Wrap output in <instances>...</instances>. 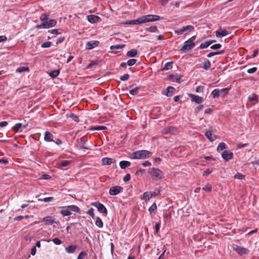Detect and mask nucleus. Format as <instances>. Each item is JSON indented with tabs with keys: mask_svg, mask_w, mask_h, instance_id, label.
<instances>
[{
	"mask_svg": "<svg viewBox=\"0 0 259 259\" xmlns=\"http://www.w3.org/2000/svg\"><path fill=\"white\" fill-rule=\"evenodd\" d=\"M80 209L76 205H71L67 206V209L62 210L60 213L64 217L69 216L72 214V211L80 213Z\"/></svg>",
	"mask_w": 259,
	"mask_h": 259,
	"instance_id": "obj_1",
	"label": "nucleus"
},
{
	"mask_svg": "<svg viewBox=\"0 0 259 259\" xmlns=\"http://www.w3.org/2000/svg\"><path fill=\"white\" fill-rule=\"evenodd\" d=\"M151 152L147 150H140L133 153V158L136 159H145L150 157Z\"/></svg>",
	"mask_w": 259,
	"mask_h": 259,
	"instance_id": "obj_2",
	"label": "nucleus"
},
{
	"mask_svg": "<svg viewBox=\"0 0 259 259\" xmlns=\"http://www.w3.org/2000/svg\"><path fill=\"white\" fill-rule=\"evenodd\" d=\"M194 27L192 25H187L182 28L175 29L174 32L178 35H182L183 34H187L188 33L191 32L193 30Z\"/></svg>",
	"mask_w": 259,
	"mask_h": 259,
	"instance_id": "obj_3",
	"label": "nucleus"
},
{
	"mask_svg": "<svg viewBox=\"0 0 259 259\" xmlns=\"http://www.w3.org/2000/svg\"><path fill=\"white\" fill-rule=\"evenodd\" d=\"M148 174L156 179H160L163 177V172L159 168H151L149 169Z\"/></svg>",
	"mask_w": 259,
	"mask_h": 259,
	"instance_id": "obj_4",
	"label": "nucleus"
},
{
	"mask_svg": "<svg viewBox=\"0 0 259 259\" xmlns=\"http://www.w3.org/2000/svg\"><path fill=\"white\" fill-rule=\"evenodd\" d=\"M195 45L193 40L189 39L184 42V45L181 49V51L185 52L190 51L195 47Z\"/></svg>",
	"mask_w": 259,
	"mask_h": 259,
	"instance_id": "obj_5",
	"label": "nucleus"
},
{
	"mask_svg": "<svg viewBox=\"0 0 259 259\" xmlns=\"http://www.w3.org/2000/svg\"><path fill=\"white\" fill-rule=\"evenodd\" d=\"M233 249L239 255L246 254L248 253V250L243 247L234 244L232 246Z\"/></svg>",
	"mask_w": 259,
	"mask_h": 259,
	"instance_id": "obj_6",
	"label": "nucleus"
},
{
	"mask_svg": "<svg viewBox=\"0 0 259 259\" xmlns=\"http://www.w3.org/2000/svg\"><path fill=\"white\" fill-rule=\"evenodd\" d=\"M92 205L96 207L100 212L106 215L107 214V209L103 204L100 203L99 202H94L92 203Z\"/></svg>",
	"mask_w": 259,
	"mask_h": 259,
	"instance_id": "obj_7",
	"label": "nucleus"
},
{
	"mask_svg": "<svg viewBox=\"0 0 259 259\" xmlns=\"http://www.w3.org/2000/svg\"><path fill=\"white\" fill-rule=\"evenodd\" d=\"M145 23L158 21L160 19L159 16L155 15H148L144 16Z\"/></svg>",
	"mask_w": 259,
	"mask_h": 259,
	"instance_id": "obj_8",
	"label": "nucleus"
},
{
	"mask_svg": "<svg viewBox=\"0 0 259 259\" xmlns=\"http://www.w3.org/2000/svg\"><path fill=\"white\" fill-rule=\"evenodd\" d=\"M222 158L226 161H229L233 158V153L232 152L225 150L221 154Z\"/></svg>",
	"mask_w": 259,
	"mask_h": 259,
	"instance_id": "obj_9",
	"label": "nucleus"
},
{
	"mask_svg": "<svg viewBox=\"0 0 259 259\" xmlns=\"http://www.w3.org/2000/svg\"><path fill=\"white\" fill-rule=\"evenodd\" d=\"M43 221L45 222L46 225H50L53 224H59V222L58 221H55V220L52 217L50 216H48L45 217L43 219Z\"/></svg>",
	"mask_w": 259,
	"mask_h": 259,
	"instance_id": "obj_10",
	"label": "nucleus"
},
{
	"mask_svg": "<svg viewBox=\"0 0 259 259\" xmlns=\"http://www.w3.org/2000/svg\"><path fill=\"white\" fill-rule=\"evenodd\" d=\"M205 136L210 142H213L217 139V136L213 133V131H206Z\"/></svg>",
	"mask_w": 259,
	"mask_h": 259,
	"instance_id": "obj_11",
	"label": "nucleus"
},
{
	"mask_svg": "<svg viewBox=\"0 0 259 259\" xmlns=\"http://www.w3.org/2000/svg\"><path fill=\"white\" fill-rule=\"evenodd\" d=\"M122 188L120 186H116L112 187L109 190V193L111 195H116L121 191Z\"/></svg>",
	"mask_w": 259,
	"mask_h": 259,
	"instance_id": "obj_12",
	"label": "nucleus"
},
{
	"mask_svg": "<svg viewBox=\"0 0 259 259\" xmlns=\"http://www.w3.org/2000/svg\"><path fill=\"white\" fill-rule=\"evenodd\" d=\"M189 96L191 98L192 102L197 104H201L203 102V99L197 95L194 94H189Z\"/></svg>",
	"mask_w": 259,
	"mask_h": 259,
	"instance_id": "obj_13",
	"label": "nucleus"
},
{
	"mask_svg": "<svg viewBox=\"0 0 259 259\" xmlns=\"http://www.w3.org/2000/svg\"><path fill=\"white\" fill-rule=\"evenodd\" d=\"M99 42L96 40H92L87 42L85 45V49L87 50H92L95 47H97Z\"/></svg>",
	"mask_w": 259,
	"mask_h": 259,
	"instance_id": "obj_14",
	"label": "nucleus"
},
{
	"mask_svg": "<svg viewBox=\"0 0 259 259\" xmlns=\"http://www.w3.org/2000/svg\"><path fill=\"white\" fill-rule=\"evenodd\" d=\"M217 37H223L229 34V32L226 29H220L215 32Z\"/></svg>",
	"mask_w": 259,
	"mask_h": 259,
	"instance_id": "obj_15",
	"label": "nucleus"
},
{
	"mask_svg": "<svg viewBox=\"0 0 259 259\" xmlns=\"http://www.w3.org/2000/svg\"><path fill=\"white\" fill-rule=\"evenodd\" d=\"M88 20L89 22L91 23H95L97 22L101 21V18L98 16L94 15H90L88 16Z\"/></svg>",
	"mask_w": 259,
	"mask_h": 259,
	"instance_id": "obj_16",
	"label": "nucleus"
},
{
	"mask_svg": "<svg viewBox=\"0 0 259 259\" xmlns=\"http://www.w3.org/2000/svg\"><path fill=\"white\" fill-rule=\"evenodd\" d=\"M175 90L174 87L169 86L164 90L163 94L167 97H169L174 94Z\"/></svg>",
	"mask_w": 259,
	"mask_h": 259,
	"instance_id": "obj_17",
	"label": "nucleus"
},
{
	"mask_svg": "<svg viewBox=\"0 0 259 259\" xmlns=\"http://www.w3.org/2000/svg\"><path fill=\"white\" fill-rule=\"evenodd\" d=\"M182 76L179 75H169L168 79L172 81L180 83L182 80Z\"/></svg>",
	"mask_w": 259,
	"mask_h": 259,
	"instance_id": "obj_18",
	"label": "nucleus"
},
{
	"mask_svg": "<svg viewBox=\"0 0 259 259\" xmlns=\"http://www.w3.org/2000/svg\"><path fill=\"white\" fill-rule=\"evenodd\" d=\"M102 162L104 165H109L114 162V160L112 158L105 157L102 158Z\"/></svg>",
	"mask_w": 259,
	"mask_h": 259,
	"instance_id": "obj_19",
	"label": "nucleus"
},
{
	"mask_svg": "<svg viewBox=\"0 0 259 259\" xmlns=\"http://www.w3.org/2000/svg\"><path fill=\"white\" fill-rule=\"evenodd\" d=\"M131 165V162L128 161H121L119 162V166L121 169H125Z\"/></svg>",
	"mask_w": 259,
	"mask_h": 259,
	"instance_id": "obj_20",
	"label": "nucleus"
},
{
	"mask_svg": "<svg viewBox=\"0 0 259 259\" xmlns=\"http://www.w3.org/2000/svg\"><path fill=\"white\" fill-rule=\"evenodd\" d=\"M46 22L48 28L53 27L55 26L57 24V21L55 19H50Z\"/></svg>",
	"mask_w": 259,
	"mask_h": 259,
	"instance_id": "obj_21",
	"label": "nucleus"
},
{
	"mask_svg": "<svg viewBox=\"0 0 259 259\" xmlns=\"http://www.w3.org/2000/svg\"><path fill=\"white\" fill-rule=\"evenodd\" d=\"M138 51L135 49H133L126 53V56L128 57H135L137 55Z\"/></svg>",
	"mask_w": 259,
	"mask_h": 259,
	"instance_id": "obj_22",
	"label": "nucleus"
},
{
	"mask_svg": "<svg viewBox=\"0 0 259 259\" xmlns=\"http://www.w3.org/2000/svg\"><path fill=\"white\" fill-rule=\"evenodd\" d=\"M211 66V63L209 60H206L203 63L202 65V68L206 70H208Z\"/></svg>",
	"mask_w": 259,
	"mask_h": 259,
	"instance_id": "obj_23",
	"label": "nucleus"
},
{
	"mask_svg": "<svg viewBox=\"0 0 259 259\" xmlns=\"http://www.w3.org/2000/svg\"><path fill=\"white\" fill-rule=\"evenodd\" d=\"M76 249V246L75 245H71L66 248V251L69 253H72L75 252Z\"/></svg>",
	"mask_w": 259,
	"mask_h": 259,
	"instance_id": "obj_24",
	"label": "nucleus"
},
{
	"mask_svg": "<svg viewBox=\"0 0 259 259\" xmlns=\"http://www.w3.org/2000/svg\"><path fill=\"white\" fill-rule=\"evenodd\" d=\"M27 124L23 125L22 123H17L15 124L12 127V130H20V128H26Z\"/></svg>",
	"mask_w": 259,
	"mask_h": 259,
	"instance_id": "obj_25",
	"label": "nucleus"
},
{
	"mask_svg": "<svg viewBox=\"0 0 259 259\" xmlns=\"http://www.w3.org/2000/svg\"><path fill=\"white\" fill-rule=\"evenodd\" d=\"M152 197V192H146L143 195L142 199L145 201L149 200Z\"/></svg>",
	"mask_w": 259,
	"mask_h": 259,
	"instance_id": "obj_26",
	"label": "nucleus"
},
{
	"mask_svg": "<svg viewBox=\"0 0 259 259\" xmlns=\"http://www.w3.org/2000/svg\"><path fill=\"white\" fill-rule=\"evenodd\" d=\"M125 47V45L124 44H118L115 45H112L110 46V50H121Z\"/></svg>",
	"mask_w": 259,
	"mask_h": 259,
	"instance_id": "obj_27",
	"label": "nucleus"
},
{
	"mask_svg": "<svg viewBox=\"0 0 259 259\" xmlns=\"http://www.w3.org/2000/svg\"><path fill=\"white\" fill-rule=\"evenodd\" d=\"M45 140L48 142L53 141L52 134L49 132H46L45 135Z\"/></svg>",
	"mask_w": 259,
	"mask_h": 259,
	"instance_id": "obj_28",
	"label": "nucleus"
},
{
	"mask_svg": "<svg viewBox=\"0 0 259 259\" xmlns=\"http://www.w3.org/2000/svg\"><path fill=\"white\" fill-rule=\"evenodd\" d=\"M67 117L71 118L73 121L78 122L79 121L78 117L73 113H70L69 114L67 115Z\"/></svg>",
	"mask_w": 259,
	"mask_h": 259,
	"instance_id": "obj_29",
	"label": "nucleus"
},
{
	"mask_svg": "<svg viewBox=\"0 0 259 259\" xmlns=\"http://www.w3.org/2000/svg\"><path fill=\"white\" fill-rule=\"evenodd\" d=\"M135 25H139L145 23L144 16L141 17L136 20H134Z\"/></svg>",
	"mask_w": 259,
	"mask_h": 259,
	"instance_id": "obj_30",
	"label": "nucleus"
},
{
	"mask_svg": "<svg viewBox=\"0 0 259 259\" xmlns=\"http://www.w3.org/2000/svg\"><path fill=\"white\" fill-rule=\"evenodd\" d=\"M29 70V67L27 66H21L16 69V72L19 73H22L24 71H28Z\"/></svg>",
	"mask_w": 259,
	"mask_h": 259,
	"instance_id": "obj_31",
	"label": "nucleus"
},
{
	"mask_svg": "<svg viewBox=\"0 0 259 259\" xmlns=\"http://www.w3.org/2000/svg\"><path fill=\"white\" fill-rule=\"evenodd\" d=\"M226 148V144L225 143L222 142L219 144L217 147L218 152L223 151Z\"/></svg>",
	"mask_w": 259,
	"mask_h": 259,
	"instance_id": "obj_32",
	"label": "nucleus"
},
{
	"mask_svg": "<svg viewBox=\"0 0 259 259\" xmlns=\"http://www.w3.org/2000/svg\"><path fill=\"white\" fill-rule=\"evenodd\" d=\"M59 72H60V71L58 70H54L53 71H51L49 73V75L51 77H52L53 78H55L59 75Z\"/></svg>",
	"mask_w": 259,
	"mask_h": 259,
	"instance_id": "obj_33",
	"label": "nucleus"
},
{
	"mask_svg": "<svg viewBox=\"0 0 259 259\" xmlns=\"http://www.w3.org/2000/svg\"><path fill=\"white\" fill-rule=\"evenodd\" d=\"M224 50H222V51H219V52H211L209 54H207V57L208 58H211L215 55H221V54H222L224 53Z\"/></svg>",
	"mask_w": 259,
	"mask_h": 259,
	"instance_id": "obj_34",
	"label": "nucleus"
},
{
	"mask_svg": "<svg viewBox=\"0 0 259 259\" xmlns=\"http://www.w3.org/2000/svg\"><path fill=\"white\" fill-rule=\"evenodd\" d=\"M145 30L152 33L156 32L158 31L157 27L155 26H152L149 28H147Z\"/></svg>",
	"mask_w": 259,
	"mask_h": 259,
	"instance_id": "obj_35",
	"label": "nucleus"
},
{
	"mask_svg": "<svg viewBox=\"0 0 259 259\" xmlns=\"http://www.w3.org/2000/svg\"><path fill=\"white\" fill-rule=\"evenodd\" d=\"M96 225L100 228H101L103 226V223L102 220L100 218H97L95 222Z\"/></svg>",
	"mask_w": 259,
	"mask_h": 259,
	"instance_id": "obj_36",
	"label": "nucleus"
},
{
	"mask_svg": "<svg viewBox=\"0 0 259 259\" xmlns=\"http://www.w3.org/2000/svg\"><path fill=\"white\" fill-rule=\"evenodd\" d=\"M211 95L213 96V98H215L218 97L220 96V89H216L212 91L211 92Z\"/></svg>",
	"mask_w": 259,
	"mask_h": 259,
	"instance_id": "obj_37",
	"label": "nucleus"
},
{
	"mask_svg": "<svg viewBox=\"0 0 259 259\" xmlns=\"http://www.w3.org/2000/svg\"><path fill=\"white\" fill-rule=\"evenodd\" d=\"M172 62H167L165 64V65L163 68V70H168L172 68Z\"/></svg>",
	"mask_w": 259,
	"mask_h": 259,
	"instance_id": "obj_38",
	"label": "nucleus"
},
{
	"mask_svg": "<svg viewBox=\"0 0 259 259\" xmlns=\"http://www.w3.org/2000/svg\"><path fill=\"white\" fill-rule=\"evenodd\" d=\"M140 88L139 87L135 88L130 91V93L132 95H137L139 92Z\"/></svg>",
	"mask_w": 259,
	"mask_h": 259,
	"instance_id": "obj_39",
	"label": "nucleus"
},
{
	"mask_svg": "<svg viewBox=\"0 0 259 259\" xmlns=\"http://www.w3.org/2000/svg\"><path fill=\"white\" fill-rule=\"evenodd\" d=\"M229 90V89H228V88H224V89L220 90V96H224L225 95L227 94L228 93Z\"/></svg>",
	"mask_w": 259,
	"mask_h": 259,
	"instance_id": "obj_40",
	"label": "nucleus"
},
{
	"mask_svg": "<svg viewBox=\"0 0 259 259\" xmlns=\"http://www.w3.org/2000/svg\"><path fill=\"white\" fill-rule=\"evenodd\" d=\"M36 28L38 29H48L46 22H42L41 24L36 25Z\"/></svg>",
	"mask_w": 259,
	"mask_h": 259,
	"instance_id": "obj_41",
	"label": "nucleus"
},
{
	"mask_svg": "<svg viewBox=\"0 0 259 259\" xmlns=\"http://www.w3.org/2000/svg\"><path fill=\"white\" fill-rule=\"evenodd\" d=\"M210 45V43L208 41H206L204 42L201 43L200 45V48L202 49L207 48Z\"/></svg>",
	"mask_w": 259,
	"mask_h": 259,
	"instance_id": "obj_42",
	"label": "nucleus"
},
{
	"mask_svg": "<svg viewBox=\"0 0 259 259\" xmlns=\"http://www.w3.org/2000/svg\"><path fill=\"white\" fill-rule=\"evenodd\" d=\"M106 127L105 126H91L89 130H106Z\"/></svg>",
	"mask_w": 259,
	"mask_h": 259,
	"instance_id": "obj_43",
	"label": "nucleus"
},
{
	"mask_svg": "<svg viewBox=\"0 0 259 259\" xmlns=\"http://www.w3.org/2000/svg\"><path fill=\"white\" fill-rule=\"evenodd\" d=\"M137 62V60L135 59H131L127 61L126 64L128 66H132L135 65Z\"/></svg>",
	"mask_w": 259,
	"mask_h": 259,
	"instance_id": "obj_44",
	"label": "nucleus"
},
{
	"mask_svg": "<svg viewBox=\"0 0 259 259\" xmlns=\"http://www.w3.org/2000/svg\"><path fill=\"white\" fill-rule=\"evenodd\" d=\"M70 163V161L68 160H65L61 162L59 165V167H65L68 166Z\"/></svg>",
	"mask_w": 259,
	"mask_h": 259,
	"instance_id": "obj_45",
	"label": "nucleus"
},
{
	"mask_svg": "<svg viewBox=\"0 0 259 259\" xmlns=\"http://www.w3.org/2000/svg\"><path fill=\"white\" fill-rule=\"evenodd\" d=\"M49 32L51 33L52 34L57 35V34H61V30L60 29H52V30H49Z\"/></svg>",
	"mask_w": 259,
	"mask_h": 259,
	"instance_id": "obj_46",
	"label": "nucleus"
},
{
	"mask_svg": "<svg viewBox=\"0 0 259 259\" xmlns=\"http://www.w3.org/2000/svg\"><path fill=\"white\" fill-rule=\"evenodd\" d=\"M48 19L49 16L46 14H43L40 16V20L42 22H46Z\"/></svg>",
	"mask_w": 259,
	"mask_h": 259,
	"instance_id": "obj_47",
	"label": "nucleus"
},
{
	"mask_svg": "<svg viewBox=\"0 0 259 259\" xmlns=\"http://www.w3.org/2000/svg\"><path fill=\"white\" fill-rule=\"evenodd\" d=\"M52 42L50 41L45 42L41 44V47L43 48H48L51 46Z\"/></svg>",
	"mask_w": 259,
	"mask_h": 259,
	"instance_id": "obj_48",
	"label": "nucleus"
},
{
	"mask_svg": "<svg viewBox=\"0 0 259 259\" xmlns=\"http://www.w3.org/2000/svg\"><path fill=\"white\" fill-rule=\"evenodd\" d=\"M157 209L156 204L155 203H154L152 204V205L149 208V211L150 213H152V212L156 210Z\"/></svg>",
	"mask_w": 259,
	"mask_h": 259,
	"instance_id": "obj_49",
	"label": "nucleus"
},
{
	"mask_svg": "<svg viewBox=\"0 0 259 259\" xmlns=\"http://www.w3.org/2000/svg\"><path fill=\"white\" fill-rule=\"evenodd\" d=\"M130 75L127 73L124 74L123 75L120 77V79L122 81H126L128 79Z\"/></svg>",
	"mask_w": 259,
	"mask_h": 259,
	"instance_id": "obj_50",
	"label": "nucleus"
},
{
	"mask_svg": "<svg viewBox=\"0 0 259 259\" xmlns=\"http://www.w3.org/2000/svg\"><path fill=\"white\" fill-rule=\"evenodd\" d=\"M211 186L210 184L206 185L205 187H203L202 188V190L207 191V192H210L211 191Z\"/></svg>",
	"mask_w": 259,
	"mask_h": 259,
	"instance_id": "obj_51",
	"label": "nucleus"
},
{
	"mask_svg": "<svg viewBox=\"0 0 259 259\" xmlns=\"http://www.w3.org/2000/svg\"><path fill=\"white\" fill-rule=\"evenodd\" d=\"M244 177H245L244 175H243L241 174H240V173H237L236 175H235V176H234L235 179H240V180L244 179Z\"/></svg>",
	"mask_w": 259,
	"mask_h": 259,
	"instance_id": "obj_52",
	"label": "nucleus"
},
{
	"mask_svg": "<svg viewBox=\"0 0 259 259\" xmlns=\"http://www.w3.org/2000/svg\"><path fill=\"white\" fill-rule=\"evenodd\" d=\"M212 171H213V169L212 168H209L203 172V175L204 176H207V175H209L210 174H211Z\"/></svg>",
	"mask_w": 259,
	"mask_h": 259,
	"instance_id": "obj_53",
	"label": "nucleus"
},
{
	"mask_svg": "<svg viewBox=\"0 0 259 259\" xmlns=\"http://www.w3.org/2000/svg\"><path fill=\"white\" fill-rule=\"evenodd\" d=\"M53 199V197H49L44 198L42 199H39V201H44L45 202H48L51 201Z\"/></svg>",
	"mask_w": 259,
	"mask_h": 259,
	"instance_id": "obj_54",
	"label": "nucleus"
},
{
	"mask_svg": "<svg viewBox=\"0 0 259 259\" xmlns=\"http://www.w3.org/2000/svg\"><path fill=\"white\" fill-rule=\"evenodd\" d=\"M222 45L220 44H217L213 45L210 47V48L212 50H218L221 48Z\"/></svg>",
	"mask_w": 259,
	"mask_h": 259,
	"instance_id": "obj_55",
	"label": "nucleus"
},
{
	"mask_svg": "<svg viewBox=\"0 0 259 259\" xmlns=\"http://www.w3.org/2000/svg\"><path fill=\"white\" fill-rule=\"evenodd\" d=\"M203 90H204V87L199 85V86H198L196 88L195 91L197 93H202L203 92Z\"/></svg>",
	"mask_w": 259,
	"mask_h": 259,
	"instance_id": "obj_56",
	"label": "nucleus"
},
{
	"mask_svg": "<svg viewBox=\"0 0 259 259\" xmlns=\"http://www.w3.org/2000/svg\"><path fill=\"white\" fill-rule=\"evenodd\" d=\"M257 98L255 94H252L248 97V100L250 101H254L257 100Z\"/></svg>",
	"mask_w": 259,
	"mask_h": 259,
	"instance_id": "obj_57",
	"label": "nucleus"
},
{
	"mask_svg": "<svg viewBox=\"0 0 259 259\" xmlns=\"http://www.w3.org/2000/svg\"><path fill=\"white\" fill-rule=\"evenodd\" d=\"M257 70L256 67H252L251 68L248 69L247 70V72L249 74H252L255 73Z\"/></svg>",
	"mask_w": 259,
	"mask_h": 259,
	"instance_id": "obj_58",
	"label": "nucleus"
},
{
	"mask_svg": "<svg viewBox=\"0 0 259 259\" xmlns=\"http://www.w3.org/2000/svg\"><path fill=\"white\" fill-rule=\"evenodd\" d=\"M86 255H87V253H86V252H85L82 251V252H81L79 254V255H78V257H77V259H84V257H85V256Z\"/></svg>",
	"mask_w": 259,
	"mask_h": 259,
	"instance_id": "obj_59",
	"label": "nucleus"
},
{
	"mask_svg": "<svg viewBox=\"0 0 259 259\" xmlns=\"http://www.w3.org/2000/svg\"><path fill=\"white\" fill-rule=\"evenodd\" d=\"M87 213L90 215L92 218H95V214L94 213V209L93 208H90L87 212Z\"/></svg>",
	"mask_w": 259,
	"mask_h": 259,
	"instance_id": "obj_60",
	"label": "nucleus"
},
{
	"mask_svg": "<svg viewBox=\"0 0 259 259\" xmlns=\"http://www.w3.org/2000/svg\"><path fill=\"white\" fill-rule=\"evenodd\" d=\"M53 242L56 245H60L61 244L62 241L58 238H55L53 240Z\"/></svg>",
	"mask_w": 259,
	"mask_h": 259,
	"instance_id": "obj_61",
	"label": "nucleus"
},
{
	"mask_svg": "<svg viewBox=\"0 0 259 259\" xmlns=\"http://www.w3.org/2000/svg\"><path fill=\"white\" fill-rule=\"evenodd\" d=\"M131 175L129 174H127L125 175V176L123 178V181L124 182H127L130 180L131 179Z\"/></svg>",
	"mask_w": 259,
	"mask_h": 259,
	"instance_id": "obj_62",
	"label": "nucleus"
},
{
	"mask_svg": "<svg viewBox=\"0 0 259 259\" xmlns=\"http://www.w3.org/2000/svg\"><path fill=\"white\" fill-rule=\"evenodd\" d=\"M51 178V177L47 174L43 175L41 177L40 179L42 180H48L50 179Z\"/></svg>",
	"mask_w": 259,
	"mask_h": 259,
	"instance_id": "obj_63",
	"label": "nucleus"
},
{
	"mask_svg": "<svg viewBox=\"0 0 259 259\" xmlns=\"http://www.w3.org/2000/svg\"><path fill=\"white\" fill-rule=\"evenodd\" d=\"M160 190L159 189L155 190L154 191L152 192V196H155L159 194Z\"/></svg>",
	"mask_w": 259,
	"mask_h": 259,
	"instance_id": "obj_64",
	"label": "nucleus"
}]
</instances>
